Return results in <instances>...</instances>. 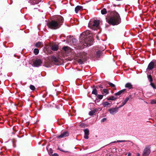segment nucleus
Here are the masks:
<instances>
[{"label":"nucleus","instance_id":"39","mask_svg":"<svg viewBox=\"0 0 156 156\" xmlns=\"http://www.w3.org/2000/svg\"><path fill=\"white\" fill-rule=\"evenodd\" d=\"M50 152L52 154L53 153V151L52 149L51 148L50 149H49Z\"/></svg>","mask_w":156,"mask_h":156},{"label":"nucleus","instance_id":"44","mask_svg":"<svg viewBox=\"0 0 156 156\" xmlns=\"http://www.w3.org/2000/svg\"><path fill=\"white\" fill-rule=\"evenodd\" d=\"M99 87L101 88H103V87H102L101 86H99Z\"/></svg>","mask_w":156,"mask_h":156},{"label":"nucleus","instance_id":"2","mask_svg":"<svg viewBox=\"0 0 156 156\" xmlns=\"http://www.w3.org/2000/svg\"><path fill=\"white\" fill-rule=\"evenodd\" d=\"M63 18L61 16H58L56 20H53L47 23L48 27L52 29H56L59 28L63 22Z\"/></svg>","mask_w":156,"mask_h":156},{"label":"nucleus","instance_id":"5","mask_svg":"<svg viewBox=\"0 0 156 156\" xmlns=\"http://www.w3.org/2000/svg\"><path fill=\"white\" fill-rule=\"evenodd\" d=\"M42 63L41 60L40 59H37L34 62L33 65L34 67H38L41 66Z\"/></svg>","mask_w":156,"mask_h":156},{"label":"nucleus","instance_id":"12","mask_svg":"<svg viewBox=\"0 0 156 156\" xmlns=\"http://www.w3.org/2000/svg\"><path fill=\"white\" fill-rule=\"evenodd\" d=\"M101 93L103 95L105 96L109 93V91L107 89H103V91Z\"/></svg>","mask_w":156,"mask_h":156},{"label":"nucleus","instance_id":"18","mask_svg":"<svg viewBox=\"0 0 156 156\" xmlns=\"http://www.w3.org/2000/svg\"><path fill=\"white\" fill-rule=\"evenodd\" d=\"M116 98L114 96H111L109 98H107V99L108 100H113L116 99Z\"/></svg>","mask_w":156,"mask_h":156},{"label":"nucleus","instance_id":"22","mask_svg":"<svg viewBox=\"0 0 156 156\" xmlns=\"http://www.w3.org/2000/svg\"><path fill=\"white\" fill-rule=\"evenodd\" d=\"M129 99V97H128L126 98L122 102V104L125 105L126 103L128 101Z\"/></svg>","mask_w":156,"mask_h":156},{"label":"nucleus","instance_id":"11","mask_svg":"<svg viewBox=\"0 0 156 156\" xmlns=\"http://www.w3.org/2000/svg\"><path fill=\"white\" fill-rule=\"evenodd\" d=\"M125 87L128 88L129 89H131L133 88V86L131 83H126L125 85Z\"/></svg>","mask_w":156,"mask_h":156},{"label":"nucleus","instance_id":"43","mask_svg":"<svg viewBox=\"0 0 156 156\" xmlns=\"http://www.w3.org/2000/svg\"><path fill=\"white\" fill-rule=\"evenodd\" d=\"M137 156H140V154L139 153H137Z\"/></svg>","mask_w":156,"mask_h":156},{"label":"nucleus","instance_id":"17","mask_svg":"<svg viewBox=\"0 0 156 156\" xmlns=\"http://www.w3.org/2000/svg\"><path fill=\"white\" fill-rule=\"evenodd\" d=\"M42 43L41 42H37L35 44V47L37 48H39L40 46L42 44Z\"/></svg>","mask_w":156,"mask_h":156},{"label":"nucleus","instance_id":"48","mask_svg":"<svg viewBox=\"0 0 156 156\" xmlns=\"http://www.w3.org/2000/svg\"><path fill=\"white\" fill-rule=\"evenodd\" d=\"M5 42H4V44L5 45Z\"/></svg>","mask_w":156,"mask_h":156},{"label":"nucleus","instance_id":"20","mask_svg":"<svg viewBox=\"0 0 156 156\" xmlns=\"http://www.w3.org/2000/svg\"><path fill=\"white\" fill-rule=\"evenodd\" d=\"M101 12L103 15L105 14L107 12V10L105 8H104L101 10Z\"/></svg>","mask_w":156,"mask_h":156},{"label":"nucleus","instance_id":"19","mask_svg":"<svg viewBox=\"0 0 156 156\" xmlns=\"http://www.w3.org/2000/svg\"><path fill=\"white\" fill-rule=\"evenodd\" d=\"M125 89L122 90L120 91H119L118 92L115 93V95H119L121 94L122 93L124 92L125 90Z\"/></svg>","mask_w":156,"mask_h":156},{"label":"nucleus","instance_id":"32","mask_svg":"<svg viewBox=\"0 0 156 156\" xmlns=\"http://www.w3.org/2000/svg\"><path fill=\"white\" fill-rule=\"evenodd\" d=\"M151 104H156V100H151Z\"/></svg>","mask_w":156,"mask_h":156},{"label":"nucleus","instance_id":"21","mask_svg":"<svg viewBox=\"0 0 156 156\" xmlns=\"http://www.w3.org/2000/svg\"><path fill=\"white\" fill-rule=\"evenodd\" d=\"M34 53L35 55H37L39 52V50L37 48H35L34 50Z\"/></svg>","mask_w":156,"mask_h":156},{"label":"nucleus","instance_id":"34","mask_svg":"<svg viewBox=\"0 0 156 156\" xmlns=\"http://www.w3.org/2000/svg\"><path fill=\"white\" fill-rule=\"evenodd\" d=\"M78 62L80 64H82L83 63V62L80 59L78 60Z\"/></svg>","mask_w":156,"mask_h":156},{"label":"nucleus","instance_id":"25","mask_svg":"<svg viewBox=\"0 0 156 156\" xmlns=\"http://www.w3.org/2000/svg\"><path fill=\"white\" fill-rule=\"evenodd\" d=\"M150 85L154 89H156L155 85L152 82H150Z\"/></svg>","mask_w":156,"mask_h":156},{"label":"nucleus","instance_id":"47","mask_svg":"<svg viewBox=\"0 0 156 156\" xmlns=\"http://www.w3.org/2000/svg\"><path fill=\"white\" fill-rule=\"evenodd\" d=\"M154 68H156V64H155V65L154 66Z\"/></svg>","mask_w":156,"mask_h":156},{"label":"nucleus","instance_id":"13","mask_svg":"<svg viewBox=\"0 0 156 156\" xmlns=\"http://www.w3.org/2000/svg\"><path fill=\"white\" fill-rule=\"evenodd\" d=\"M51 49L53 51H57L58 49V46L56 45H54L51 46Z\"/></svg>","mask_w":156,"mask_h":156},{"label":"nucleus","instance_id":"15","mask_svg":"<svg viewBox=\"0 0 156 156\" xmlns=\"http://www.w3.org/2000/svg\"><path fill=\"white\" fill-rule=\"evenodd\" d=\"M97 111L96 109H94L93 110H91L89 113V114L90 115H93L95 114V113Z\"/></svg>","mask_w":156,"mask_h":156},{"label":"nucleus","instance_id":"31","mask_svg":"<svg viewBox=\"0 0 156 156\" xmlns=\"http://www.w3.org/2000/svg\"><path fill=\"white\" fill-rule=\"evenodd\" d=\"M88 135L89 134H84V138L86 139H87L88 138Z\"/></svg>","mask_w":156,"mask_h":156},{"label":"nucleus","instance_id":"3","mask_svg":"<svg viewBox=\"0 0 156 156\" xmlns=\"http://www.w3.org/2000/svg\"><path fill=\"white\" fill-rule=\"evenodd\" d=\"M121 20L119 14L114 11L112 12V16L108 20V23L113 26L118 25L121 23Z\"/></svg>","mask_w":156,"mask_h":156},{"label":"nucleus","instance_id":"40","mask_svg":"<svg viewBox=\"0 0 156 156\" xmlns=\"http://www.w3.org/2000/svg\"><path fill=\"white\" fill-rule=\"evenodd\" d=\"M83 126H84L83 124H81L80 125V126L81 127H83Z\"/></svg>","mask_w":156,"mask_h":156},{"label":"nucleus","instance_id":"35","mask_svg":"<svg viewBox=\"0 0 156 156\" xmlns=\"http://www.w3.org/2000/svg\"><path fill=\"white\" fill-rule=\"evenodd\" d=\"M106 120V118H104L102 119L101 120V122H103Z\"/></svg>","mask_w":156,"mask_h":156},{"label":"nucleus","instance_id":"30","mask_svg":"<svg viewBox=\"0 0 156 156\" xmlns=\"http://www.w3.org/2000/svg\"><path fill=\"white\" fill-rule=\"evenodd\" d=\"M30 88L33 90H34L35 89V87L34 86L32 85H30Z\"/></svg>","mask_w":156,"mask_h":156},{"label":"nucleus","instance_id":"41","mask_svg":"<svg viewBox=\"0 0 156 156\" xmlns=\"http://www.w3.org/2000/svg\"><path fill=\"white\" fill-rule=\"evenodd\" d=\"M131 155V154L130 153H128V156H130Z\"/></svg>","mask_w":156,"mask_h":156},{"label":"nucleus","instance_id":"29","mask_svg":"<svg viewBox=\"0 0 156 156\" xmlns=\"http://www.w3.org/2000/svg\"><path fill=\"white\" fill-rule=\"evenodd\" d=\"M84 134H89V130L87 129L84 130Z\"/></svg>","mask_w":156,"mask_h":156},{"label":"nucleus","instance_id":"28","mask_svg":"<svg viewBox=\"0 0 156 156\" xmlns=\"http://www.w3.org/2000/svg\"><path fill=\"white\" fill-rule=\"evenodd\" d=\"M69 48L68 46H64L63 47L62 49L65 51H66L68 50Z\"/></svg>","mask_w":156,"mask_h":156},{"label":"nucleus","instance_id":"26","mask_svg":"<svg viewBox=\"0 0 156 156\" xmlns=\"http://www.w3.org/2000/svg\"><path fill=\"white\" fill-rule=\"evenodd\" d=\"M108 84L110 86H111L112 87L115 88H116L115 85L114 84L112 83H109Z\"/></svg>","mask_w":156,"mask_h":156},{"label":"nucleus","instance_id":"4","mask_svg":"<svg viewBox=\"0 0 156 156\" xmlns=\"http://www.w3.org/2000/svg\"><path fill=\"white\" fill-rule=\"evenodd\" d=\"M99 21L98 20H91L89 23L88 26L91 29L93 30H95L97 29V27L99 26Z\"/></svg>","mask_w":156,"mask_h":156},{"label":"nucleus","instance_id":"36","mask_svg":"<svg viewBox=\"0 0 156 156\" xmlns=\"http://www.w3.org/2000/svg\"><path fill=\"white\" fill-rule=\"evenodd\" d=\"M101 53V51H98L97 53V55L98 56H100V54Z\"/></svg>","mask_w":156,"mask_h":156},{"label":"nucleus","instance_id":"9","mask_svg":"<svg viewBox=\"0 0 156 156\" xmlns=\"http://www.w3.org/2000/svg\"><path fill=\"white\" fill-rule=\"evenodd\" d=\"M69 133L67 131H65L62 133L60 135L57 136V138H63L69 136Z\"/></svg>","mask_w":156,"mask_h":156},{"label":"nucleus","instance_id":"1","mask_svg":"<svg viewBox=\"0 0 156 156\" xmlns=\"http://www.w3.org/2000/svg\"><path fill=\"white\" fill-rule=\"evenodd\" d=\"M92 36L89 30H86L80 35V38L84 47H88L92 44L94 41Z\"/></svg>","mask_w":156,"mask_h":156},{"label":"nucleus","instance_id":"7","mask_svg":"<svg viewBox=\"0 0 156 156\" xmlns=\"http://www.w3.org/2000/svg\"><path fill=\"white\" fill-rule=\"evenodd\" d=\"M150 153V148L146 147L144 150L143 154V156H148Z\"/></svg>","mask_w":156,"mask_h":156},{"label":"nucleus","instance_id":"42","mask_svg":"<svg viewBox=\"0 0 156 156\" xmlns=\"http://www.w3.org/2000/svg\"><path fill=\"white\" fill-rule=\"evenodd\" d=\"M117 141H114L112 142L111 143H117Z\"/></svg>","mask_w":156,"mask_h":156},{"label":"nucleus","instance_id":"45","mask_svg":"<svg viewBox=\"0 0 156 156\" xmlns=\"http://www.w3.org/2000/svg\"><path fill=\"white\" fill-rule=\"evenodd\" d=\"M60 151H61L63 152H67V151H62V150H60Z\"/></svg>","mask_w":156,"mask_h":156},{"label":"nucleus","instance_id":"46","mask_svg":"<svg viewBox=\"0 0 156 156\" xmlns=\"http://www.w3.org/2000/svg\"><path fill=\"white\" fill-rule=\"evenodd\" d=\"M15 132H12V133L14 134L15 133Z\"/></svg>","mask_w":156,"mask_h":156},{"label":"nucleus","instance_id":"38","mask_svg":"<svg viewBox=\"0 0 156 156\" xmlns=\"http://www.w3.org/2000/svg\"><path fill=\"white\" fill-rule=\"evenodd\" d=\"M124 105L122 103V104L121 105H120L119 106V107H118L119 108H120L121 107H122Z\"/></svg>","mask_w":156,"mask_h":156},{"label":"nucleus","instance_id":"8","mask_svg":"<svg viewBox=\"0 0 156 156\" xmlns=\"http://www.w3.org/2000/svg\"><path fill=\"white\" fill-rule=\"evenodd\" d=\"M156 60H153V61L151 62L148 65L147 69L151 70L153 69L154 66V63H156Z\"/></svg>","mask_w":156,"mask_h":156},{"label":"nucleus","instance_id":"14","mask_svg":"<svg viewBox=\"0 0 156 156\" xmlns=\"http://www.w3.org/2000/svg\"><path fill=\"white\" fill-rule=\"evenodd\" d=\"M51 60L52 62H57L58 61V59L54 56L51 57Z\"/></svg>","mask_w":156,"mask_h":156},{"label":"nucleus","instance_id":"16","mask_svg":"<svg viewBox=\"0 0 156 156\" xmlns=\"http://www.w3.org/2000/svg\"><path fill=\"white\" fill-rule=\"evenodd\" d=\"M110 105V104L107 101L104 102L102 103V105L104 107H106L107 106H108Z\"/></svg>","mask_w":156,"mask_h":156},{"label":"nucleus","instance_id":"10","mask_svg":"<svg viewBox=\"0 0 156 156\" xmlns=\"http://www.w3.org/2000/svg\"><path fill=\"white\" fill-rule=\"evenodd\" d=\"M82 7L78 5L75 8V11L76 13H78L79 11L82 9Z\"/></svg>","mask_w":156,"mask_h":156},{"label":"nucleus","instance_id":"24","mask_svg":"<svg viewBox=\"0 0 156 156\" xmlns=\"http://www.w3.org/2000/svg\"><path fill=\"white\" fill-rule=\"evenodd\" d=\"M147 77L150 82H153V79L151 75H148Z\"/></svg>","mask_w":156,"mask_h":156},{"label":"nucleus","instance_id":"27","mask_svg":"<svg viewBox=\"0 0 156 156\" xmlns=\"http://www.w3.org/2000/svg\"><path fill=\"white\" fill-rule=\"evenodd\" d=\"M97 97L98 98L100 99L101 100L103 98V95H102L101 94H98L97 95Z\"/></svg>","mask_w":156,"mask_h":156},{"label":"nucleus","instance_id":"6","mask_svg":"<svg viewBox=\"0 0 156 156\" xmlns=\"http://www.w3.org/2000/svg\"><path fill=\"white\" fill-rule=\"evenodd\" d=\"M119 108H112L108 109L110 113L112 115H114L117 113L118 111Z\"/></svg>","mask_w":156,"mask_h":156},{"label":"nucleus","instance_id":"23","mask_svg":"<svg viewBox=\"0 0 156 156\" xmlns=\"http://www.w3.org/2000/svg\"><path fill=\"white\" fill-rule=\"evenodd\" d=\"M92 94H94L96 95H97V90L95 89H94L93 90Z\"/></svg>","mask_w":156,"mask_h":156},{"label":"nucleus","instance_id":"49","mask_svg":"<svg viewBox=\"0 0 156 156\" xmlns=\"http://www.w3.org/2000/svg\"><path fill=\"white\" fill-rule=\"evenodd\" d=\"M98 37L97 36V38H98ZM97 39L98 40V38H97Z\"/></svg>","mask_w":156,"mask_h":156},{"label":"nucleus","instance_id":"37","mask_svg":"<svg viewBox=\"0 0 156 156\" xmlns=\"http://www.w3.org/2000/svg\"><path fill=\"white\" fill-rule=\"evenodd\" d=\"M58 154L56 153H55L52 155V156H58Z\"/></svg>","mask_w":156,"mask_h":156},{"label":"nucleus","instance_id":"33","mask_svg":"<svg viewBox=\"0 0 156 156\" xmlns=\"http://www.w3.org/2000/svg\"><path fill=\"white\" fill-rule=\"evenodd\" d=\"M127 141L125 140H117V142H126Z\"/></svg>","mask_w":156,"mask_h":156}]
</instances>
